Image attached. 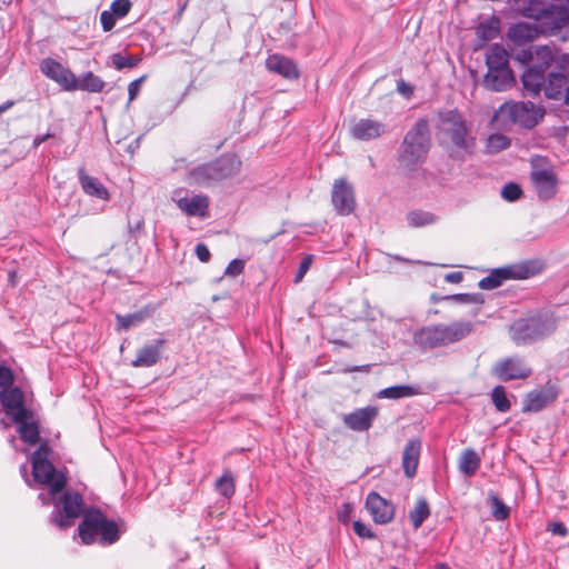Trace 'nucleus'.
<instances>
[{
	"instance_id": "aec40b11",
	"label": "nucleus",
	"mask_w": 569,
	"mask_h": 569,
	"mask_svg": "<svg viewBox=\"0 0 569 569\" xmlns=\"http://www.w3.org/2000/svg\"><path fill=\"white\" fill-rule=\"evenodd\" d=\"M266 68L268 71L277 73L288 80L299 78V69L296 62L280 53L270 54L266 59Z\"/></svg>"
},
{
	"instance_id": "2eb2a0df",
	"label": "nucleus",
	"mask_w": 569,
	"mask_h": 569,
	"mask_svg": "<svg viewBox=\"0 0 569 569\" xmlns=\"http://www.w3.org/2000/svg\"><path fill=\"white\" fill-rule=\"evenodd\" d=\"M331 201L339 214L347 216L353 212L356 208L355 192L352 186L346 179L335 181Z\"/></svg>"
},
{
	"instance_id": "f257e3e1",
	"label": "nucleus",
	"mask_w": 569,
	"mask_h": 569,
	"mask_svg": "<svg viewBox=\"0 0 569 569\" xmlns=\"http://www.w3.org/2000/svg\"><path fill=\"white\" fill-rule=\"evenodd\" d=\"M437 137L455 160L463 161L476 151L477 140L473 126L457 109L440 111Z\"/></svg>"
},
{
	"instance_id": "3c124183",
	"label": "nucleus",
	"mask_w": 569,
	"mask_h": 569,
	"mask_svg": "<svg viewBox=\"0 0 569 569\" xmlns=\"http://www.w3.org/2000/svg\"><path fill=\"white\" fill-rule=\"evenodd\" d=\"M130 8H131V2L129 0H114L111 3L110 11L117 18H123L128 14V12L130 11Z\"/></svg>"
},
{
	"instance_id": "20e7f679",
	"label": "nucleus",
	"mask_w": 569,
	"mask_h": 569,
	"mask_svg": "<svg viewBox=\"0 0 569 569\" xmlns=\"http://www.w3.org/2000/svg\"><path fill=\"white\" fill-rule=\"evenodd\" d=\"M545 108L531 101H507L495 113V118L503 123H511L523 129H532L545 117Z\"/></svg>"
},
{
	"instance_id": "a18cd8bd",
	"label": "nucleus",
	"mask_w": 569,
	"mask_h": 569,
	"mask_svg": "<svg viewBox=\"0 0 569 569\" xmlns=\"http://www.w3.org/2000/svg\"><path fill=\"white\" fill-rule=\"evenodd\" d=\"M491 400L495 408L499 412H507L511 408V402L507 397L506 389L502 386H497L491 391Z\"/></svg>"
},
{
	"instance_id": "b1692460",
	"label": "nucleus",
	"mask_w": 569,
	"mask_h": 569,
	"mask_svg": "<svg viewBox=\"0 0 569 569\" xmlns=\"http://www.w3.org/2000/svg\"><path fill=\"white\" fill-rule=\"evenodd\" d=\"M385 132L386 124L372 119H360L350 128L351 136L363 141L377 139Z\"/></svg>"
},
{
	"instance_id": "cd10ccee",
	"label": "nucleus",
	"mask_w": 569,
	"mask_h": 569,
	"mask_svg": "<svg viewBox=\"0 0 569 569\" xmlns=\"http://www.w3.org/2000/svg\"><path fill=\"white\" fill-rule=\"evenodd\" d=\"M218 180L229 179L237 176L241 170V160L236 154H222L212 161Z\"/></svg>"
},
{
	"instance_id": "7ed1b4c3",
	"label": "nucleus",
	"mask_w": 569,
	"mask_h": 569,
	"mask_svg": "<svg viewBox=\"0 0 569 569\" xmlns=\"http://www.w3.org/2000/svg\"><path fill=\"white\" fill-rule=\"evenodd\" d=\"M78 533L86 545L93 542L112 545L120 538L118 525L98 509H91L84 513L78 526Z\"/></svg>"
},
{
	"instance_id": "052dcab7",
	"label": "nucleus",
	"mask_w": 569,
	"mask_h": 569,
	"mask_svg": "<svg viewBox=\"0 0 569 569\" xmlns=\"http://www.w3.org/2000/svg\"><path fill=\"white\" fill-rule=\"evenodd\" d=\"M352 508L350 503H343L338 510V520L342 523H347L350 519Z\"/></svg>"
},
{
	"instance_id": "49530a36",
	"label": "nucleus",
	"mask_w": 569,
	"mask_h": 569,
	"mask_svg": "<svg viewBox=\"0 0 569 569\" xmlns=\"http://www.w3.org/2000/svg\"><path fill=\"white\" fill-rule=\"evenodd\" d=\"M111 61L117 70L136 67L141 59L134 56H123L121 53H114L111 56Z\"/></svg>"
},
{
	"instance_id": "a211bd4d",
	"label": "nucleus",
	"mask_w": 569,
	"mask_h": 569,
	"mask_svg": "<svg viewBox=\"0 0 569 569\" xmlns=\"http://www.w3.org/2000/svg\"><path fill=\"white\" fill-rule=\"evenodd\" d=\"M558 397L555 386L546 385L539 390H532L526 395L523 400V412H538L552 403Z\"/></svg>"
},
{
	"instance_id": "423d86ee",
	"label": "nucleus",
	"mask_w": 569,
	"mask_h": 569,
	"mask_svg": "<svg viewBox=\"0 0 569 569\" xmlns=\"http://www.w3.org/2000/svg\"><path fill=\"white\" fill-rule=\"evenodd\" d=\"M51 449L47 442H42L33 452L32 475L36 482L48 485V496H57L66 486V478L62 473L56 471L53 465L49 460Z\"/></svg>"
},
{
	"instance_id": "473e14b6",
	"label": "nucleus",
	"mask_w": 569,
	"mask_h": 569,
	"mask_svg": "<svg viewBox=\"0 0 569 569\" xmlns=\"http://www.w3.org/2000/svg\"><path fill=\"white\" fill-rule=\"evenodd\" d=\"M154 312V308L146 306L144 308L129 315H117V330H128L132 327H137L149 319Z\"/></svg>"
},
{
	"instance_id": "864d4df0",
	"label": "nucleus",
	"mask_w": 569,
	"mask_h": 569,
	"mask_svg": "<svg viewBox=\"0 0 569 569\" xmlns=\"http://www.w3.org/2000/svg\"><path fill=\"white\" fill-rule=\"evenodd\" d=\"M13 373L10 368L0 366V387L2 389L12 387Z\"/></svg>"
},
{
	"instance_id": "ddd939ff",
	"label": "nucleus",
	"mask_w": 569,
	"mask_h": 569,
	"mask_svg": "<svg viewBox=\"0 0 569 569\" xmlns=\"http://www.w3.org/2000/svg\"><path fill=\"white\" fill-rule=\"evenodd\" d=\"M0 402L4 412L13 421H22V418H31V411L24 406V395L19 387H9L0 391Z\"/></svg>"
},
{
	"instance_id": "e433bc0d",
	"label": "nucleus",
	"mask_w": 569,
	"mask_h": 569,
	"mask_svg": "<svg viewBox=\"0 0 569 569\" xmlns=\"http://www.w3.org/2000/svg\"><path fill=\"white\" fill-rule=\"evenodd\" d=\"M480 467V457L473 449H466L459 460V470L467 477L473 476Z\"/></svg>"
},
{
	"instance_id": "c85d7f7f",
	"label": "nucleus",
	"mask_w": 569,
	"mask_h": 569,
	"mask_svg": "<svg viewBox=\"0 0 569 569\" xmlns=\"http://www.w3.org/2000/svg\"><path fill=\"white\" fill-rule=\"evenodd\" d=\"M541 34L537 22H519L510 27L508 31L509 39L516 44H523L532 41Z\"/></svg>"
},
{
	"instance_id": "72a5a7b5",
	"label": "nucleus",
	"mask_w": 569,
	"mask_h": 569,
	"mask_svg": "<svg viewBox=\"0 0 569 569\" xmlns=\"http://www.w3.org/2000/svg\"><path fill=\"white\" fill-rule=\"evenodd\" d=\"M216 169L213 162L200 164L188 173V180L192 184L197 186H210L214 182H218V177H216Z\"/></svg>"
},
{
	"instance_id": "de8ad7c7",
	"label": "nucleus",
	"mask_w": 569,
	"mask_h": 569,
	"mask_svg": "<svg viewBox=\"0 0 569 569\" xmlns=\"http://www.w3.org/2000/svg\"><path fill=\"white\" fill-rule=\"evenodd\" d=\"M492 506V517L496 520H506L510 515V509L496 496H490Z\"/></svg>"
},
{
	"instance_id": "603ef678",
	"label": "nucleus",
	"mask_w": 569,
	"mask_h": 569,
	"mask_svg": "<svg viewBox=\"0 0 569 569\" xmlns=\"http://www.w3.org/2000/svg\"><path fill=\"white\" fill-rule=\"evenodd\" d=\"M243 269H244V261L240 260V259H233L227 266V268L224 270V274L236 277V276H239L240 273H242Z\"/></svg>"
},
{
	"instance_id": "8fccbe9b",
	"label": "nucleus",
	"mask_w": 569,
	"mask_h": 569,
	"mask_svg": "<svg viewBox=\"0 0 569 569\" xmlns=\"http://www.w3.org/2000/svg\"><path fill=\"white\" fill-rule=\"evenodd\" d=\"M521 194V188L515 182L507 183L501 190V197L507 201H516Z\"/></svg>"
},
{
	"instance_id": "680f3d73",
	"label": "nucleus",
	"mask_w": 569,
	"mask_h": 569,
	"mask_svg": "<svg viewBox=\"0 0 569 569\" xmlns=\"http://www.w3.org/2000/svg\"><path fill=\"white\" fill-rule=\"evenodd\" d=\"M397 90L399 93H401L402 96H405L407 98H409L413 92L412 87L409 83H407L405 80H399L397 82Z\"/></svg>"
},
{
	"instance_id": "e2e57ef3",
	"label": "nucleus",
	"mask_w": 569,
	"mask_h": 569,
	"mask_svg": "<svg viewBox=\"0 0 569 569\" xmlns=\"http://www.w3.org/2000/svg\"><path fill=\"white\" fill-rule=\"evenodd\" d=\"M550 531L553 535L565 537L568 532L566 526L562 522H553L549 526Z\"/></svg>"
},
{
	"instance_id": "2f4dec72",
	"label": "nucleus",
	"mask_w": 569,
	"mask_h": 569,
	"mask_svg": "<svg viewBox=\"0 0 569 569\" xmlns=\"http://www.w3.org/2000/svg\"><path fill=\"white\" fill-rule=\"evenodd\" d=\"M104 81L91 71L82 73L80 77L74 74L69 91L82 90L92 93H99L103 90Z\"/></svg>"
},
{
	"instance_id": "f03ea898",
	"label": "nucleus",
	"mask_w": 569,
	"mask_h": 569,
	"mask_svg": "<svg viewBox=\"0 0 569 569\" xmlns=\"http://www.w3.org/2000/svg\"><path fill=\"white\" fill-rule=\"evenodd\" d=\"M430 149V131L426 119L418 120L407 132L399 149V163L407 170H415L425 162Z\"/></svg>"
},
{
	"instance_id": "9d476101",
	"label": "nucleus",
	"mask_w": 569,
	"mask_h": 569,
	"mask_svg": "<svg viewBox=\"0 0 569 569\" xmlns=\"http://www.w3.org/2000/svg\"><path fill=\"white\" fill-rule=\"evenodd\" d=\"M492 375L500 381L523 380L532 375L531 367L519 357L505 358L492 367Z\"/></svg>"
},
{
	"instance_id": "69168bd1",
	"label": "nucleus",
	"mask_w": 569,
	"mask_h": 569,
	"mask_svg": "<svg viewBox=\"0 0 569 569\" xmlns=\"http://www.w3.org/2000/svg\"><path fill=\"white\" fill-rule=\"evenodd\" d=\"M53 134L50 132H47L46 134H38L34 137L32 141L33 148H38L41 143H43L47 139L52 138Z\"/></svg>"
},
{
	"instance_id": "7c9ffc66",
	"label": "nucleus",
	"mask_w": 569,
	"mask_h": 569,
	"mask_svg": "<svg viewBox=\"0 0 569 569\" xmlns=\"http://www.w3.org/2000/svg\"><path fill=\"white\" fill-rule=\"evenodd\" d=\"M78 178L79 183L86 194L96 197L101 200L109 199L110 194L108 189L99 181L98 178L87 174L83 168L78 170Z\"/></svg>"
},
{
	"instance_id": "5fc2aeb1",
	"label": "nucleus",
	"mask_w": 569,
	"mask_h": 569,
	"mask_svg": "<svg viewBox=\"0 0 569 569\" xmlns=\"http://www.w3.org/2000/svg\"><path fill=\"white\" fill-rule=\"evenodd\" d=\"M147 76H141L140 78L131 81L128 86L129 93V102L133 101L136 97L139 94L141 84L146 81Z\"/></svg>"
},
{
	"instance_id": "0e129e2a",
	"label": "nucleus",
	"mask_w": 569,
	"mask_h": 569,
	"mask_svg": "<svg viewBox=\"0 0 569 569\" xmlns=\"http://www.w3.org/2000/svg\"><path fill=\"white\" fill-rule=\"evenodd\" d=\"M463 279V274L460 271L449 272L445 276V280L449 283H459Z\"/></svg>"
},
{
	"instance_id": "58836bf2",
	"label": "nucleus",
	"mask_w": 569,
	"mask_h": 569,
	"mask_svg": "<svg viewBox=\"0 0 569 569\" xmlns=\"http://www.w3.org/2000/svg\"><path fill=\"white\" fill-rule=\"evenodd\" d=\"M406 219L411 228H421L438 221V217L435 213L425 210H412L407 213Z\"/></svg>"
},
{
	"instance_id": "4be33fe9",
	"label": "nucleus",
	"mask_w": 569,
	"mask_h": 569,
	"mask_svg": "<svg viewBox=\"0 0 569 569\" xmlns=\"http://www.w3.org/2000/svg\"><path fill=\"white\" fill-rule=\"evenodd\" d=\"M377 415L378 409L376 407L368 406L345 415L342 420L343 423L353 431H366L371 427Z\"/></svg>"
},
{
	"instance_id": "79ce46f5",
	"label": "nucleus",
	"mask_w": 569,
	"mask_h": 569,
	"mask_svg": "<svg viewBox=\"0 0 569 569\" xmlns=\"http://www.w3.org/2000/svg\"><path fill=\"white\" fill-rule=\"evenodd\" d=\"M216 490L224 498H231L234 495L236 486L234 479L230 471H224L223 475L217 479L214 483Z\"/></svg>"
},
{
	"instance_id": "bf43d9fd",
	"label": "nucleus",
	"mask_w": 569,
	"mask_h": 569,
	"mask_svg": "<svg viewBox=\"0 0 569 569\" xmlns=\"http://www.w3.org/2000/svg\"><path fill=\"white\" fill-rule=\"evenodd\" d=\"M196 254L201 262H208L211 257L210 251L204 243H198L196 246Z\"/></svg>"
},
{
	"instance_id": "c03bdc74",
	"label": "nucleus",
	"mask_w": 569,
	"mask_h": 569,
	"mask_svg": "<svg viewBox=\"0 0 569 569\" xmlns=\"http://www.w3.org/2000/svg\"><path fill=\"white\" fill-rule=\"evenodd\" d=\"M511 140L502 133H492L487 139V151L489 153H498L510 147Z\"/></svg>"
},
{
	"instance_id": "13d9d810",
	"label": "nucleus",
	"mask_w": 569,
	"mask_h": 569,
	"mask_svg": "<svg viewBox=\"0 0 569 569\" xmlns=\"http://www.w3.org/2000/svg\"><path fill=\"white\" fill-rule=\"evenodd\" d=\"M353 530L361 538H373L375 537L371 529L368 526H366L365 523H362L361 521L353 522Z\"/></svg>"
},
{
	"instance_id": "09e8293b",
	"label": "nucleus",
	"mask_w": 569,
	"mask_h": 569,
	"mask_svg": "<svg viewBox=\"0 0 569 569\" xmlns=\"http://www.w3.org/2000/svg\"><path fill=\"white\" fill-rule=\"evenodd\" d=\"M446 300H453L460 303H475L481 305L483 303V297L480 293H457L452 296H447Z\"/></svg>"
},
{
	"instance_id": "6ab92c4d",
	"label": "nucleus",
	"mask_w": 569,
	"mask_h": 569,
	"mask_svg": "<svg viewBox=\"0 0 569 569\" xmlns=\"http://www.w3.org/2000/svg\"><path fill=\"white\" fill-rule=\"evenodd\" d=\"M366 508L376 523L385 525L393 519L395 508L392 503L375 491L367 496Z\"/></svg>"
},
{
	"instance_id": "6e6d98bb",
	"label": "nucleus",
	"mask_w": 569,
	"mask_h": 569,
	"mask_svg": "<svg viewBox=\"0 0 569 569\" xmlns=\"http://www.w3.org/2000/svg\"><path fill=\"white\" fill-rule=\"evenodd\" d=\"M311 263H312V256H307V257H305V258L301 260V262H300V264H299L298 272H297V274H296V277H295V282H296V283L300 282V281L303 279L305 274H306V273L308 272V270L310 269Z\"/></svg>"
},
{
	"instance_id": "0eeeda50",
	"label": "nucleus",
	"mask_w": 569,
	"mask_h": 569,
	"mask_svg": "<svg viewBox=\"0 0 569 569\" xmlns=\"http://www.w3.org/2000/svg\"><path fill=\"white\" fill-rule=\"evenodd\" d=\"M39 498L43 505L50 502L49 496L40 495ZM50 499L54 505L51 522L60 529L70 527L82 512L83 499L78 492L67 491L59 499H56V496H50Z\"/></svg>"
},
{
	"instance_id": "9b49d317",
	"label": "nucleus",
	"mask_w": 569,
	"mask_h": 569,
	"mask_svg": "<svg viewBox=\"0 0 569 569\" xmlns=\"http://www.w3.org/2000/svg\"><path fill=\"white\" fill-rule=\"evenodd\" d=\"M533 274L529 264H519L492 270L479 281V288L491 290L500 287L507 279H528Z\"/></svg>"
},
{
	"instance_id": "39448f33",
	"label": "nucleus",
	"mask_w": 569,
	"mask_h": 569,
	"mask_svg": "<svg viewBox=\"0 0 569 569\" xmlns=\"http://www.w3.org/2000/svg\"><path fill=\"white\" fill-rule=\"evenodd\" d=\"M556 328V318L551 315H542L516 320L509 331L517 345H527L551 335Z\"/></svg>"
},
{
	"instance_id": "5701e85b",
	"label": "nucleus",
	"mask_w": 569,
	"mask_h": 569,
	"mask_svg": "<svg viewBox=\"0 0 569 569\" xmlns=\"http://www.w3.org/2000/svg\"><path fill=\"white\" fill-rule=\"evenodd\" d=\"M166 345L162 338L156 339L152 343L144 345L137 351L132 366L136 368H149L154 366L161 357V351Z\"/></svg>"
},
{
	"instance_id": "c9c22d12",
	"label": "nucleus",
	"mask_w": 569,
	"mask_h": 569,
	"mask_svg": "<svg viewBox=\"0 0 569 569\" xmlns=\"http://www.w3.org/2000/svg\"><path fill=\"white\" fill-rule=\"evenodd\" d=\"M420 393V387L418 386H391L379 391V398L387 399H400L408 398Z\"/></svg>"
},
{
	"instance_id": "a19ab883",
	"label": "nucleus",
	"mask_w": 569,
	"mask_h": 569,
	"mask_svg": "<svg viewBox=\"0 0 569 569\" xmlns=\"http://www.w3.org/2000/svg\"><path fill=\"white\" fill-rule=\"evenodd\" d=\"M430 516L429 503L425 498H420L412 510L409 512V519L415 529L421 527L423 521Z\"/></svg>"
},
{
	"instance_id": "37998d69",
	"label": "nucleus",
	"mask_w": 569,
	"mask_h": 569,
	"mask_svg": "<svg viewBox=\"0 0 569 569\" xmlns=\"http://www.w3.org/2000/svg\"><path fill=\"white\" fill-rule=\"evenodd\" d=\"M547 6L543 0H529L522 8L521 14L528 19H532L533 22H538Z\"/></svg>"
},
{
	"instance_id": "6e6552de",
	"label": "nucleus",
	"mask_w": 569,
	"mask_h": 569,
	"mask_svg": "<svg viewBox=\"0 0 569 569\" xmlns=\"http://www.w3.org/2000/svg\"><path fill=\"white\" fill-rule=\"evenodd\" d=\"M561 53L555 46H529L517 53V60L527 67L547 71Z\"/></svg>"
},
{
	"instance_id": "393cba45",
	"label": "nucleus",
	"mask_w": 569,
	"mask_h": 569,
	"mask_svg": "<svg viewBox=\"0 0 569 569\" xmlns=\"http://www.w3.org/2000/svg\"><path fill=\"white\" fill-rule=\"evenodd\" d=\"M515 78L510 68L488 69L483 84L492 91H505L513 86Z\"/></svg>"
},
{
	"instance_id": "a878e982",
	"label": "nucleus",
	"mask_w": 569,
	"mask_h": 569,
	"mask_svg": "<svg viewBox=\"0 0 569 569\" xmlns=\"http://www.w3.org/2000/svg\"><path fill=\"white\" fill-rule=\"evenodd\" d=\"M413 342L421 350L445 347L437 325L425 326L413 333Z\"/></svg>"
},
{
	"instance_id": "f3484780",
	"label": "nucleus",
	"mask_w": 569,
	"mask_h": 569,
	"mask_svg": "<svg viewBox=\"0 0 569 569\" xmlns=\"http://www.w3.org/2000/svg\"><path fill=\"white\" fill-rule=\"evenodd\" d=\"M530 179L539 199L549 200L555 197L558 180L552 169H535Z\"/></svg>"
},
{
	"instance_id": "4c0bfd02",
	"label": "nucleus",
	"mask_w": 569,
	"mask_h": 569,
	"mask_svg": "<svg viewBox=\"0 0 569 569\" xmlns=\"http://www.w3.org/2000/svg\"><path fill=\"white\" fill-rule=\"evenodd\" d=\"M30 418H22V421H14L18 425V433L20 438L29 443L36 445L39 441V427Z\"/></svg>"
},
{
	"instance_id": "f704fd0d",
	"label": "nucleus",
	"mask_w": 569,
	"mask_h": 569,
	"mask_svg": "<svg viewBox=\"0 0 569 569\" xmlns=\"http://www.w3.org/2000/svg\"><path fill=\"white\" fill-rule=\"evenodd\" d=\"M486 64L488 69L509 68V53L500 44H492L486 56Z\"/></svg>"
},
{
	"instance_id": "ea45409f",
	"label": "nucleus",
	"mask_w": 569,
	"mask_h": 569,
	"mask_svg": "<svg viewBox=\"0 0 569 569\" xmlns=\"http://www.w3.org/2000/svg\"><path fill=\"white\" fill-rule=\"evenodd\" d=\"M499 21L495 18L488 19L479 23V26L476 29L477 37L483 42L496 39L499 36Z\"/></svg>"
},
{
	"instance_id": "dca6fc26",
	"label": "nucleus",
	"mask_w": 569,
	"mask_h": 569,
	"mask_svg": "<svg viewBox=\"0 0 569 569\" xmlns=\"http://www.w3.org/2000/svg\"><path fill=\"white\" fill-rule=\"evenodd\" d=\"M39 68L47 78L58 83L62 90L69 91L74 77L69 68L52 58L42 59Z\"/></svg>"
},
{
	"instance_id": "774afa93",
	"label": "nucleus",
	"mask_w": 569,
	"mask_h": 569,
	"mask_svg": "<svg viewBox=\"0 0 569 569\" xmlns=\"http://www.w3.org/2000/svg\"><path fill=\"white\" fill-rule=\"evenodd\" d=\"M565 103L567 106H569V84L567 86L566 90H565V99H563Z\"/></svg>"
},
{
	"instance_id": "c756f323",
	"label": "nucleus",
	"mask_w": 569,
	"mask_h": 569,
	"mask_svg": "<svg viewBox=\"0 0 569 569\" xmlns=\"http://www.w3.org/2000/svg\"><path fill=\"white\" fill-rule=\"evenodd\" d=\"M523 90L532 97L539 96L543 91L546 82V72L535 68L527 67L521 76Z\"/></svg>"
},
{
	"instance_id": "412c9836",
	"label": "nucleus",
	"mask_w": 569,
	"mask_h": 569,
	"mask_svg": "<svg viewBox=\"0 0 569 569\" xmlns=\"http://www.w3.org/2000/svg\"><path fill=\"white\" fill-rule=\"evenodd\" d=\"M445 346L458 342L468 337L473 330V323L467 320L455 321L449 325H437Z\"/></svg>"
},
{
	"instance_id": "f8f14e48",
	"label": "nucleus",
	"mask_w": 569,
	"mask_h": 569,
	"mask_svg": "<svg viewBox=\"0 0 569 569\" xmlns=\"http://www.w3.org/2000/svg\"><path fill=\"white\" fill-rule=\"evenodd\" d=\"M537 24L541 34H557L569 26V11L563 6H547Z\"/></svg>"
},
{
	"instance_id": "4468645a",
	"label": "nucleus",
	"mask_w": 569,
	"mask_h": 569,
	"mask_svg": "<svg viewBox=\"0 0 569 569\" xmlns=\"http://www.w3.org/2000/svg\"><path fill=\"white\" fill-rule=\"evenodd\" d=\"M182 190H174L172 200L177 207L189 217L206 218L209 216V197L206 194L181 196Z\"/></svg>"
},
{
	"instance_id": "1a4fd4ad",
	"label": "nucleus",
	"mask_w": 569,
	"mask_h": 569,
	"mask_svg": "<svg viewBox=\"0 0 569 569\" xmlns=\"http://www.w3.org/2000/svg\"><path fill=\"white\" fill-rule=\"evenodd\" d=\"M569 79V53H561L557 59L556 69L546 74L543 93L546 98L557 100L562 96Z\"/></svg>"
},
{
	"instance_id": "338daca9",
	"label": "nucleus",
	"mask_w": 569,
	"mask_h": 569,
	"mask_svg": "<svg viewBox=\"0 0 569 569\" xmlns=\"http://www.w3.org/2000/svg\"><path fill=\"white\" fill-rule=\"evenodd\" d=\"M14 104V101L8 100L0 106V114L9 110Z\"/></svg>"
},
{
	"instance_id": "bb28decb",
	"label": "nucleus",
	"mask_w": 569,
	"mask_h": 569,
	"mask_svg": "<svg viewBox=\"0 0 569 569\" xmlns=\"http://www.w3.org/2000/svg\"><path fill=\"white\" fill-rule=\"evenodd\" d=\"M421 452V441L419 439L409 440L402 452V468L408 478H412L419 465Z\"/></svg>"
},
{
	"instance_id": "4d7b16f0",
	"label": "nucleus",
	"mask_w": 569,
	"mask_h": 569,
	"mask_svg": "<svg viewBox=\"0 0 569 569\" xmlns=\"http://www.w3.org/2000/svg\"><path fill=\"white\" fill-rule=\"evenodd\" d=\"M100 22L104 31H110L116 24V16L111 11H102Z\"/></svg>"
}]
</instances>
